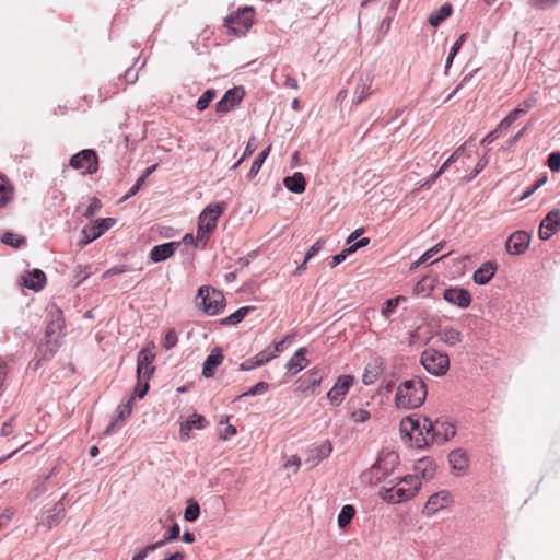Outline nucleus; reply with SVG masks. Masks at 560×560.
Wrapping results in <instances>:
<instances>
[{
	"label": "nucleus",
	"instance_id": "obj_53",
	"mask_svg": "<svg viewBox=\"0 0 560 560\" xmlns=\"http://www.w3.org/2000/svg\"><path fill=\"white\" fill-rule=\"evenodd\" d=\"M74 271H75L74 280H75L77 287L80 285L90 276V271L88 270L86 266L85 267L77 266Z\"/></svg>",
	"mask_w": 560,
	"mask_h": 560
},
{
	"label": "nucleus",
	"instance_id": "obj_3",
	"mask_svg": "<svg viewBox=\"0 0 560 560\" xmlns=\"http://www.w3.org/2000/svg\"><path fill=\"white\" fill-rule=\"evenodd\" d=\"M399 465V455L393 451H383L372 467L362 474V480L370 485L381 482L390 476Z\"/></svg>",
	"mask_w": 560,
	"mask_h": 560
},
{
	"label": "nucleus",
	"instance_id": "obj_52",
	"mask_svg": "<svg viewBox=\"0 0 560 560\" xmlns=\"http://www.w3.org/2000/svg\"><path fill=\"white\" fill-rule=\"evenodd\" d=\"M1 241H2V243L7 244V245H10L13 247H19L20 243L23 242V238H19L16 235H14L11 232H4L3 235L1 236Z\"/></svg>",
	"mask_w": 560,
	"mask_h": 560
},
{
	"label": "nucleus",
	"instance_id": "obj_20",
	"mask_svg": "<svg viewBox=\"0 0 560 560\" xmlns=\"http://www.w3.org/2000/svg\"><path fill=\"white\" fill-rule=\"evenodd\" d=\"M132 404H133V397H130L128 401L124 405H120L118 407V413L116 418H114L110 423L106 427L104 430L105 435H112L115 432H117L121 425L122 422L128 419L132 412Z\"/></svg>",
	"mask_w": 560,
	"mask_h": 560
},
{
	"label": "nucleus",
	"instance_id": "obj_26",
	"mask_svg": "<svg viewBox=\"0 0 560 560\" xmlns=\"http://www.w3.org/2000/svg\"><path fill=\"white\" fill-rule=\"evenodd\" d=\"M435 462L432 458L423 457L419 459L415 465V477L420 480V478L423 479H432L435 472Z\"/></svg>",
	"mask_w": 560,
	"mask_h": 560
},
{
	"label": "nucleus",
	"instance_id": "obj_38",
	"mask_svg": "<svg viewBox=\"0 0 560 560\" xmlns=\"http://www.w3.org/2000/svg\"><path fill=\"white\" fill-rule=\"evenodd\" d=\"M179 533H180L179 525L177 523H174L170 527L168 532L163 536V538L153 542L152 545L155 547V549H159V548L163 547L164 545H166L167 542L177 539L179 537Z\"/></svg>",
	"mask_w": 560,
	"mask_h": 560
},
{
	"label": "nucleus",
	"instance_id": "obj_7",
	"mask_svg": "<svg viewBox=\"0 0 560 560\" xmlns=\"http://www.w3.org/2000/svg\"><path fill=\"white\" fill-rule=\"evenodd\" d=\"M420 362L434 376H442L450 369L448 355L432 348H428L421 353Z\"/></svg>",
	"mask_w": 560,
	"mask_h": 560
},
{
	"label": "nucleus",
	"instance_id": "obj_51",
	"mask_svg": "<svg viewBox=\"0 0 560 560\" xmlns=\"http://www.w3.org/2000/svg\"><path fill=\"white\" fill-rule=\"evenodd\" d=\"M518 118L517 112L511 110L506 117H504L498 125V129L506 130Z\"/></svg>",
	"mask_w": 560,
	"mask_h": 560
},
{
	"label": "nucleus",
	"instance_id": "obj_54",
	"mask_svg": "<svg viewBox=\"0 0 560 560\" xmlns=\"http://www.w3.org/2000/svg\"><path fill=\"white\" fill-rule=\"evenodd\" d=\"M189 423L192 424V429H203L208 423L206 418L199 413H192L188 419Z\"/></svg>",
	"mask_w": 560,
	"mask_h": 560
},
{
	"label": "nucleus",
	"instance_id": "obj_35",
	"mask_svg": "<svg viewBox=\"0 0 560 560\" xmlns=\"http://www.w3.org/2000/svg\"><path fill=\"white\" fill-rule=\"evenodd\" d=\"M270 153V145L265 148L257 156L256 159L253 161L252 163V166H250V170L247 174V177L249 179L254 178L258 172L260 171L262 164L265 163L267 156L269 155Z\"/></svg>",
	"mask_w": 560,
	"mask_h": 560
},
{
	"label": "nucleus",
	"instance_id": "obj_55",
	"mask_svg": "<svg viewBox=\"0 0 560 560\" xmlns=\"http://www.w3.org/2000/svg\"><path fill=\"white\" fill-rule=\"evenodd\" d=\"M129 270V267L127 265H117V266H113L112 268L107 269L104 273H103V278L106 279V278H109L112 276H116V275H120V273H125Z\"/></svg>",
	"mask_w": 560,
	"mask_h": 560
},
{
	"label": "nucleus",
	"instance_id": "obj_60",
	"mask_svg": "<svg viewBox=\"0 0 560 560\" xmlns=\"http://www.w3.org/2000/svg\"><path fill=\"white\" fill-rule=\"evenodd\" d=\"M445 244V241H441L436 245L424 252L423 254L425 255V258L430 259L433 256H435L439 252H441L444 248Z\"/></svg>",
	"mask_w": 560,
	"mask_h": 560
},
{
	"label": "nucleus",
	"instance_id": "obj_48",
	"mask_svg": "<svg viewBox=\"0 0 560 560\" xmlns=\"http://www.w3.org/2000/svg\"><path fill=\"white\" fill-rule=\"evenodd\" d=\"M102 208V202L98 198L96 197H93L90 199V203L86 208V210L84 211L83 215L86 218V219H91L93 218L97 212L98 210Z\"/></svg>",
	"mask_w": 560,
	"mask_h": 560
},
{
	"label": "nucleus",
	"instance_id": "obj_31",
	"mask_svg": "<svg viewBox=\"0 0 560 560\" xmlns=\"http://www.w3.org/2000/svg\"><path fill=\"white\" fill-rule=\"evenodd\" d=\"M323 380V372L318 369H313L307 373V376L301 380L300 389L302 392L313 390L317 387Z\"/></svg>",
	"mask_w": 560,
	"mask_h": 560
},
{
	"label": "nucleus",
	"instance_id": "obj_50",
	"mask_svg": "<svg viewBox=\"0 0 560 560\" xmlns=\"http://www.w3.org/2000/svg\"><path fill=\"white\" fill-rule=\"evenodd\" d=\"M547 165L551 172L560 171V152H551L548 155Z\"/></svg>",
	"mask_w": 560,
	"mask_h": 560
},
{
	"label": "nucleus",
	"instance_id": "obj_23",
	"mask_svg": "<svg viewBox=\"0 0 560 560\" xmlns=\"http://www.w3.org/2000/svg\"><path fill=\"white\" fill-rule=\"evenodd\" d=\"M331 452L332 445L329 441H326L323 444L313 446L307 451V458L305 463L310 464L311 467H314L323 459L329 457Z\"/></svg>",
	"mask_w": 560,
	"mask_h": 560
},
{
	"label": "nucleus",
	"instance_id": "obj_36",
	"mask_svg": "<svg viewBox=\"0 0 560 560\" xmlns=\"http://www.w3.org/2000/svg\"><path fill=\"white\" fill-rule=\"evenodd\" d=\"M253 306H243L236 310L222 320L223 325H236L241 323L245 316L253 310Z\"/></svg>",
	"mask_w": 560,
	"mask_h": 560
},
{
	"label": "nucleus",
	"instance_id": "obj_49",
	"mask_svg": "<svg viewBox=\"0 0 560 560\" xmlns=\"http://www.w3.org/2000/svg\"><path fill=\"white\" fill-rule=\"evenodd\" d=\"M149 388H150L149 380H140V378H138L137 385H136L135 390H133V395L131 397H133V399L136 397L141 399V398H143L147 395Z\"/></svg>",
	"mask_w": 560,
	"mask_h": 560
},
{
	"label": "nucleus",
	"instance_id": "obj_25",
	"mask_svg": "<svg viewBox=\"0 0 560 560\" xmlns=\"http://www.w3.org/2000/svg\"><path fill=\"white\" fill-rule=\"evenodd\" d=\"M448 498L450 494L446 491L433 493L432 495L429 497L424 505L423 513H425L427 515H432L439 510L445 508L448 502Z\"/></svg>",
	"mask_w": 560,
	"mask_h": 560
},
{
	"label": "nucleus",
	"instance_id": "obj_29",
	"mask_svg": "<svg viewBox=\"0 0 560 560\" xmlns=\"http://www.w3.org/2000/svg\"><path fill=\"white\" fill-rule=\"evenodd\" d=\"M283 185L293 194H302L305 191L306 180L303 173L295 172L293 175L284 177Z\"/></svg>",
	"mask_w": 560,
	"mask_h": 560
},
{
	"label": "nucleus",
	"instance_id": "obj_63",
	"mask_svg": "<svg viewBox=\"0 0 560 560\" xmlns=\"http://www.w3.org/2000/svg\"><path fill=\"white\" fill-rule=\"evenodd\" d=\"M144 180L143 178H138L137 182L133 184V186L129 189V191L126 194L125 196V199H128L132 196H135L140 189L141 187L144 185Z\"/></svg>",
	"mask_w": 560,
	"mask_h": 560
},
{
	"label": "nucleus",
	"instance_id": "obj_44",
	"mask_svg": "<svg viewBox=\"0 0 560 560\" xmlns=\"http://www.w3.org/2000/svg\"><path fill=\"white\" fill-rule=\"evenodd\" d=\"M528 4L539 11L549 10L559 4L560 0H527Z\"/></svg>",
	"mask_w": 560,
	"mask_h": 560
},
{
	"label": "nucleus",
	"instance_id": "obj_9",
	"mask_svg": "<svg viewBox=\"0 0 560 560\" xmlns=\"http://www.w3.org/2000/svg\"><path fill=\"white\" fill-rule=\"evenodd\" d=\"M253 21L254 9L252 7H245L236 13L230 14L224 21V26L229 30V33L241 36L249 30Z\"/></svg>",
	"mask_w": 560,
	"mask_h": 560
},
{
	"label": "nucleus",
	"instance_id": "obj_6",
	"mask_svg": "<svg viewBox=\"0 0 560 560\" xmlns=\"http://www.w3.org/2000/svg\"><path fill=\"white\" fill-rule=\"evenodd\" d=\"M225 298L223 293L212 287L202 285L198 290L197 304L208 315H217L224 308Z\"/></svg>",
	"mask_w": 560,
	"mask_h": 560
},
{
	"label": "nucleus",
	"instance_id": "obj_45",
	"mask_svg": "<svg viewBox=\"0 0 560 560\" xmlns=\"http://www.w3.org/2000/svg\"><path fill=\"white\" fill-rule=\"evenodd\" d=\"M200 514V506L197 502H189L185 509L184 518L187 522H195Z\"/></svg>",
	"mask_w": 560,
	"mask_h": 560
},
{
	"label": "nucleus",
	"instance_id": "obj_39",
	"mask_svg": "<svg viewBox=\"0 0 560 560\" xmlns=\"http://www.w3.org/2000/svg\"><path fill=\"white\" fill-rule=\"evenodd\" d=\"M538 102V92H533L527 98H525L516 108H514V112H517V116L525 115L527 112H529Z\"/></svg>",
	"mask_w": 560,
	"mask_h": 560
},
{
	"label": "nucleus",
	"instance_id": "obj_28",
	"mask_svg": "<svg viewBox=\"0 0 560 560\" xmlns=\"http://www.w3.org/2000/svg\"><path fill=\"white\" fill-rule=\"evenodd\" d=\"M436 335L442 342L450 347H454L463 340L462 332L452 326L441 328Z\"/></svg>",
	"mask_w": 560,
	"mask_h": 560
},
{
	"label": "nucleus",
	"instance_id": "obj_27",
	"mask_svg": "<svg viewBox=\"0 0 560 560\" xmlns=\"http://www.w3.org/2000/svg\"><path fill=\"white\" fill-rule=\"evenodd\" d=\"M495 270H497L495 262L486 261L474 272L472 279H474L475 283L485 285L492 279V277L495 273Z\"/></svg>",
	"mask_w": 560,
	"mask_h": 560
},
{
	"label": "nucleus",
	"instance_id": "obj_18",
	"mask_svg": "<svg viewBox=\"0 0 560 560\" xmlns=\"http://www.w3.org/2000/svg\"><path fill=\"white\" fill-rule=\"evenodd\" d=\"M443 298L450 304L460 308H467L471 303V295L468 290L459 287H453L444 290Z\"/></svg>",
	"mask_w": 560,
	"mask_h": 560
},
{
	"label": "nucleus",
	"instance_id": "obj_43",
	"mask_svg": "<svg viewBox=\"0 0 560 560\" xmlns=\"http://www.w3.org/2000/svg\"><path fill=\"white\" fill-rule=\"evenodd\" d=\"M269 388V384L267 382H258L254 386H252L248 390L244 392L243 394L237 396V399L245 397V396H255V395H261L265 394Z\"/></svg>",
	"mask_w": 560,
	"mask_h": 560
},
{
	"label": "nucleus",
	"instance_id": "obj_33",
	"mask_svg": "<svg viewBox=\"0 0 560 560\" xmlns=\"http://www.w3.org/2000/svg\"><path fill=\"white\" fill-rule=\"evenodd\" d=\"M63 324L57 319L52 320L47 325L46 337L48 345H57L58 338L62 335Z\"/></svg>",
	"mask_w": 560,
	"mask_h": 560
},
{
	"label": "nucleus",
	"instance_id": "obj_17",
	"mask_svg": "<svg viewBox=\"0 0 560 560\" xmlns=\"http://www.w3.org/2000/svg\"><path fill=\"white\" fill-rule=\"evenodd\" d=\"M373 75L370 72H363L359 75L354 91L352 103L361 104L372 94Z\"/></svg>",
	"mask_w": 560,
	"mask_h": 560
},
{
	"label": "nucleus",
	"instance_id": "obj_57",
	"mask_svg": "<svg viewBox=\"0 0 560 560\" xmlns=\"http://www.w3.org/2000/svg\"><path fill=\"white\" fill-rule=\"evenodd\" d=\"M324 241L322 238L317 240L306 252L305 261H308L312 257H314L322 248Z\"/></svg>",
	"mask_w": 560,
	"mask_h": 560
},
{
	"label": "nucleus",
	"instance_id": "obj_1",
	"mask_svg": "<svg viewBox=\"0 0 560 560\" xmlns=\"http://www.w3.org/2000/svg\"><path fill=\"white\" fill-rule=\"evenodd\" d=\"M428 395L427 385L422 378L415 376L402 382L396 392L395 401L397 407L415 409L420 407Z\"/></svg>",
	"mask_w": 560,
	"mask_h": 560
},
{
	"label": "nucleus",
	"instance_id": "obj_16",
	"mask_svg": "<svg viewBox=\"0 0 560 560\" xmlns=\"http://www.w3.org/2000/svg\"><path fill=\"white\" fill-rule=\"evenodd\" d=\"M353 383L350 375H341L337 378L334 387L327 393V398L332 405H340Z\"/></svg>",
	"mask_w": 560,
	"mask_h": 560
},
{
	"label": "nucleus",
	"instance_id": "obj_11",
	"mask_svg": "<svg viewBox=\"0 0 560 560\" xmlns=\"http://www.w3.org/2000/svg\"><path fill=\"white\" fill-rule=\"evenodd\" d=\"M155 346L148 345L138 352L137 357V377L140 380H150L154 374L155 366L152 365L155 359Z\"/></svg>",
	"mask_w": 560,
	"mask_h": 560
},
{
	"label": "nucleus",
	"instance_id": "obj_21",
	"mask_svg": "<svg viewBox=\"0 0 560 560\" xmlns=\"http://www.w3.org/2000/svg\"><path fill=\"white\" fill-rule=\"evenodd\" d=\"M223 360L224 354L222 349L220 347L213 348L202 364V375L206 378L214 376L217 368L223 362Z\"/></svg>",
	"mask_w": 560,
	"mask_h": 560
},
{
	"label": "nucleus",
	"instance_id": "obj_13",
	"mask_svg": "<svg viewBox=\"0 0 560 560\" xmlns=\"http://www.w3.org/2000/svg\"><path fill=\"white\" fill-rule=\"evenodd\" d=\"M245 96L243 86L229 89L223 97L215 104V110L219 114H226L237 106Z\"/></svg>",
	"mask_w": 560,
	"mask_h": 560
},
{
	"label": "nucleus",
	"instance_id": "obj_40",
	"mask_svg": "<svg viewBox=\"0 0 560 560\" xmlns=\"http://www.w3.org/2000/svg\"><path fill=\"white\" fill-rule=\"evenodd\" d=\"M406 298L402 295H398L392 299H387L381 307V313L384 317L388 318L390 314H393L397 306L399 305L400 301H405Z\"/></svg>",
	"mask_w": 560,
	"mask_h": 560
},
{
	"label": "nucleus",
	"instance_id": "obj_10",
	"mask_svg": "<svg viewBox=\"0 0 560 560\" xmlns=\"http://www.w3.org/2000/svg\"><path fill=\"white\" fill-rule=\"evenodd\" d=\"M69 164L74 170H82L83 174H94L98 170L97 154L92 149H84L72 155Z\"/></svg>",
	"mask_w": 560,
	"mask_h": 560
},
{
	"label": "nucleus",
	"instance_id": "obj_12",
	"mask_svg": "<svg viewBox=\"0 0 560 560\" xmlns=\"http://www.w3.org/2000/svg\"><path fill=\"white\" fill-rule=\"evenodd\" d=\"M116 223V219L114 218H104L97 219L92 225L84 226L82 229V241L81 243L86 245L100 236H102L106 231H108Z\"/></svg>",
	"mask_w": 560,
	"mask_h": 560
},
{
	"label": "nucleus",
	"instance_id": "obj_24",
	"mask_svg": "<svg viewBox=\"0 0 560 560\" xmlns=\"http://www.w3.org/2000/svg\"><path fill=\"white\" fill-rule=\"evenodd\" d=\"M23 284L34 292L40 291L46 284V275L40 269H33L22 277Z\"/></svg>",
	"mask_w": 560,
	"mask_h": 560
},
{
	"label": "nucleus",
	"instance_id": "obj_22",
	"mask_svg": "<svg viewBox=\"0 0 560 560\" xmlns=\"http://www.w3.org/2000/svg\"><path fill=\"white\" fill-rule=\"evenodd\" d=\"M179 245V242H167L160 245H155L151 248L149 257L154 262L164 261L176 252Z\"/></svg>",
	"mask_w": 560,
	"mask_h": 560
},
{
	"label": "nucleus",
	"instance_id": "obj_62",
	"mask_svg": "<svg viewBox=\"0 0 560 560\" xmlns=\"http://www.w3.org/2000/svg\"><path fill=\"white\" fill-rule=\"evenodd\" d=\"M468 37V34L467 33H463L460 34V36L456 39V42L453 44V46L451 47V50L453 54H458V51L460 50L462 46L464 45V43L466 42Z\"/></svg>",
	"mask_w": 560,
	"mask_h": 560
},
{
	"label": "nucleus",
	"instance_id": "obj_2",
	"mask_svg": "<svg viewBox=\"0 0 560 560\" xmlns=\"http://www.w3.org/2000/svg\"><path fill=\"white\" fill-rule=\"evenodd\" d=\"M421 488L417 477L407 475L393 487H382L378 495L389 504H398L412 499Z\"/></svg>",
	"mask_w": 560,
	"mask_h": 560
},
{
	"label": "nucleus",
	"instance_id": "obj_32",
	"mask_svg": "<svg viewBox=\"0 0 560 560\" xmlns=\"http://www.w3.org/2000/svg\"><path fill=\"white\" fill-rule=\"evenodd\" d=\"M453 12L451 3L446 2L440 7L439 10L430 13L428 22L431 26L438 27L443 21H445Z\"/></svg>",
	"mask_w": 560,
	"mask_h": 560
},
{
	"label": "nucleus",
	"instance_id": "obj_37",
	"mask_svg": "<svg viewBox=\"0 0 560 560\" xmlns=\"http://www.w3.org/2000/svg\"><path fill=\"white\" fill-rule=\"evenodd\" d=\"M13 198V187L9 180L0 177V208L8 205Z\"/></svg>",
	"mask_w": 560,
	"mask_h": 560
},
{
	"label": "nucleus",
	"instance_id": "obj_59",
	"mask_svg": "<svg viewBox=\"0 0 560 560\" xmlns=\"http://www.w3.org/2000/svg\"><path fill=\"white\" fill-rule=\"evenodd\" d=\"M155 550H156V549H155V547H154L152 544L147 545L145 547H143L142 549H140V550H139V552H138L137 555H135V556L132 557V559H131V560H144V559H145V557H147L150 552L155 551Z\"/></svg>",
	"mask_w": 560,
	"mask_h": 560
},
{
	"label": "nucleus",
	"instance_id": "obj_42",
	"mask_svg": "<svg viewBox=\"0 0 560 560\" xmlns=\"http://www.w3.org/2000/svg\"><path fill=\"white\" fill-rule=\"evenodd\" d=\"M56 512L51 515L46 516V518L43 516V520L40 522L42 525H45L47 528H51L52 526L57 525L60 520L62 518L63 509L58 506V504L55 505Z\"/></svg>",
	"mask_w": 560,
	"mask_h": 560
},
{
	"label": "nucleus",
	"instance_id": "obj_61",
	"mask_svg": "<svg viewBox=\"0 0 560 560\" xmlns=\"http://www.w3.org/2000/svg\"><path fill=\"white\" fill-rule=\"evenodd\" d=\"M370 244V238L369 237H362L358 241H355L353 244H351L349 247V250L348 253H354L357 252L359 248H362L364 246H368Z\"/></svg>",
	"mask_w": 560,
	"mask_h": 560
},
{
	"label": "nucleus",
	"instance_id": "obj_14",
	"mask_svg": "<svg viewBox=\"0 0 560 560\" xmlns=\"http://www.w3.org/2000/svg\"><path fill=\"white\" fill-rule=\"evenodd\" d=\"M532 236L526 231L513 232L505 242V249L510 255L523 254L530 244Z\"/></svg>",
	"mask_w": 560,
	"mask_h": 560
},
{
	"label": "nucleus",
	"instance_id": "obj_15",
	"mask_svg": "<svg viewBox=\"0 0 560 560\" xmlns=\"http://www.w3.org/2000/svg\"><path fill=\"white\" fill-rule=\"evenodd\" d=\"M560 228V209L550 210L541 220L538 236L541 241L549 240Z\"/></svg>",
	"mask_w": 560,
	"mask_h": 560
},
{
	"label": "nucleus",
	"instance_id": "obj_34",
	"mask_svg": "<svg viewBox=\"0 0 560 560\" xmlns=\"http://www.w3.org/2000/svg\"><path fill=\"white\" fill-rule=\"evenodd\" d=\"M355 515V509L351 504H346L342 506L341 511L338 514V526L342 529L347 528L351 523L352 518Z\"/></svg>",
	"mask_w": 560,
	"mask_h": 560
},
{
	"label": "nucleus",
	"instance_id": "obj_41",
	"mask_svg": "<svg viewBox=\"0 0 560 560\" xmlns=\"http://www.w3.org/2000/svg\"><path fill=\"white\" fill-rule=\"evenodd\" d=\"M217 96V91L214 89H208L207 91L203 92V94L198 98L197 103H196V108L199 110V112H203L205 109L208 108V106L210 105V103Z\"/></svg>",
	"mask_w": 560,
	"mask_h": 560
},
{
	"label": "nucleus",
	"instance_id": "obj_64",
	"mask_svg": "<svg viewBox=\"0 0 560 560\" xmlns=\"http://www.w3.org/2000/svg\"><path fill=\"white\" fill-rule=\"evenodd\" d=\"M499 131H501L500 129H498V127L490 131L482 140H481V145H489L490 143H492L495 139H498L499 137Z\"/></svg>",
	"mask_w": 560,
	"mask_h": 560
},
{
	"label": "nucleus",
	"instance_id": "obj_47",
	"mask_svg": "<svg viewBox=\"0 0 560 560\" xmlns=\"http://www.w3.org/2000/svg\"><path fill=\"white\" fill-rule=\"evenodd\" d=\"M255 358V364H258L259 366L264 365L265 363L272 360L275 357V352H271V346H268L265 350L258 352Z\"/></svg>",
	"mask_w": 560,
	"mask_h": 560
},
{
	"label": "nucleus",
	"instance_id": "obj_46",
	"mask_svg": "<svg viewBox=\"0 0 560 560\" xmlns=\"http://www.w3.org/2000/svg\"><path fill=\"white\" fill-rule=\"evenodd\" d=\"M178 342V336H177V332L174 328H170L166 334H165V337H164V340H163V348L165 350H171L173 349Z\"/></svg>",
	"mask_w": 560,
	"mask_h": 560
},
{
	"label": "nucleus",
	"instance_id": "obj_8",
	"mask_svg": "<svg viewBox=\"0 0 560 560\" xmlns=\"http://www.w3.org/2000/svg\"><path fill=\"white\" fill-rule=\"evenodd\" d=\"M433 430V421L427 417L420 418L416 415L405 417L400 421V433L416 442V438H425L427 433Z\"/></svg>",
	"mask_w": 560,
	"mask_h": 560
},
{
	"label": "nucleus",
	"instance_id": "obj_30",
	"mask_svg": "<svg viewBox=\"0 0 560 560\" xmlns=\"http://www.w3.org/2000/svg\"><path fill=\"white\" fill-rule=\"evenodd\" d=\"M306 349L299 348L294 355L287 362L288 371L291 374H296L302 371L308 363V360L305 358Z\"/></svg>",
	"mask_w": 560,
	"mask_h": 560
},
{
	"label": "nucleus",
	"instance_id": "obj_58",
	"mask_svg": "<svg viewBox=\"0 0 560 560\" xmlns=\"http://www.w3.org/2000/svg\"><path fill=\"white\" fill-rule=\"evenodd\" d=\"M348 250H349V247L342 249L339 254L332 256L331 261H330V267L335 268L339 264H341L347 258V256L351 254V253H348Z\"/></svg>",
	"mask_w": 560,
	"mask_h": 560
},
{
	"label": "nucleus",
	"instance_id": "obj_19",
	"mask_svg": "<svg viewBox=\"0 0 560 560\" xmlns=\"http://www.w3.org/2000/svg\"><path fill=\"white\" fill-rule=\"evenodd\" d=\"M448 463L453 474L462 476L469 466L468 453L464 448H455L448 454Z\"/></svg>",
	"mask_w": 560,
	"mask_h": 560
},
{
	"label": "nucleus",
	"instance_id": "obj_4",
	"mask_svg": "<svg viewBox=\"0 0 560 560\" xmlns=\"http://www.w3.org/2000/svg\"><path fill=\"white\" fill-rule=\"evenodd\" d=\"M224 208V202L210 203L199 214L196 240L197 243H202V248L207 246L210 235L217 229L218 220Z\"/></svg>",
	"mask_w": 560,
	"mask_h": 560
},
{
	"label": "nucleus",
	"instance_id": "obj_56",
	"mask_svg": "<svg viewBox=\"0 0 560 560\" xmlns=\"http://www.w3.org/2000/svg\"><path fill=\"white\" fill-rule=\"evenodd\" d=\"M351 418L355 423H363L370 419V412L366 409H358L351 413Z\"/></svg>",
	"mask_w": 560,
	"mask_h": 560
},
{
	"label": "nucleus",
	"instance_id": "obj_5",
	"mask_svg": "<svg viewBox=\"0 0 560 560\" xmlns=\"http://www.w3.org/2000/svg\"><path fill=\"white\" fill-rule=\"evenodd\" d=\"M456 430L452 423L436 420L433 422V430H430L425 438H416V446L425 448L433 443L443 444L454 438Z\"/></svg>",
	"mask_w": 560,
	"mask_h": 560
}]
</instances>
